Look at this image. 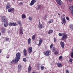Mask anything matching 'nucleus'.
Instances as JSON below:
<instances>
[{"label":"nucleus","instance_id":"nucleus-1","mask_svg":"<svg viewBox=\"0 0 73 73\" xmlns=\"http://www.w3.org/2000/svg\"><path fill=\"white\" fill-rule=\"evenodd\" d=\"M59 36H62L61 38L62 40H64L65 39H66L68 38V35L66 34L65 32L63 33H59L58 34Z\"/></svg>","mask_w":73,"mask_h":73},{"label":"nucleus","instance_id":"nucleus-2","mask_svg":"<svg viewBox=\"0 0 73 73\" xmlns=\"http://www.w3.org/2000/svg\"><path fill=\"white\" fill-rule=\"evenodd\" d=\"M15 59L17 60V61H19V60L20 59L21 57V54L20 52H18L16 55Z\"/></svg>","mask_w":73,"mask_h":73},{"label":"nucleus","instance_id":"nucleus-3","mask_svg":"<svg viewBox=\"0 0 73 73\" xmlns=\"http://www.w3.org/2000/svg\"><path fill=\"white\" fill-rule=\"evenodd\" d=\"M1 18L2 22H5V21H8V19L7 18L6 16H2L1 17Z\"/></svg>","mask_w":73,"mask_h":73},{"label":"nucleus","instance_id":"nucleus-4","mask_svg":"<svg viewBox=\"0 0 73 73\" xmlns=\"http://www.w3.org/2000/svg\"><path fill=\"white\" fill-rule=\"evenodd\" d=\"M8 25L10 27H11V26H16L17 25V24L16 23L11 22L9 23Z\"/></svg>","mask_w":73,"mask_h":73},{"label":"nucleus","instance_id":"nucleus-5","mask_svg":"<svg viewBox=\"0 0 73 73\" xmlns=\"http://www.w3.org/2000/svg\"><path fill=\"white\" fill-rule=\"evenodd\" d=\"M50 53V51H47L46 52H44V55H45L46 56H48L50 55L49 53Z\"/></svg>","mask_w":73,"mask_h":73},{"label":"nucleus","instance_id":"nucleus-6","mask_svg":"<svg viewBox=\"0 0 73 73\" xmlns=\"http://www.w3.org/2000/svg\"><path fill=\"white\" fill-rule=\"evenodd\" d=\"M36 2V1L35 0H32L31 3H30V5L31 6H32L34 5V3Z\"/></svg>","mask_w":73,"mask_h":73},{"label":"nucleus","instance_id":"nucleus-7","mask_svg":"<svg viewBox=\"0 0 73 73\" xmlns=\"http://www.w3.org/2000/svg\"><path fill=\"white\" fill-rule=\"evenodd\" d=\"M56 1L57 3L60 5H61V4H62V1L61 0H56Z\"/></svg>","mask_w":73,"mask_h":73},{"label":"nucleus","instance_id":"nucleus-8","mask_svg":"<svg viewBox=\"0 0 73 73\" xmlns=\"http://www.w3.org/2000/svg\"><path fill=\"white\" fill-rule=\"evenodd\" d=\"M69 9L71 11V13L73 15V6H70L69 7Z\"/></svg>","mask_w":73,"mask_h":73},{"label":"nucleus","instance_id":"nucleus-9","mask_svg":"<svg viewBox=\"0 0 73 73\" xmlns=\"http://www.w3.org/2000/svg\"><path fill=\"white\" fill-rule=\"evenodd\" d=\"M23 52L24 56H27V50L25 49V48H24Z\"/></svg>","mask_w":73,"mask_h":73},{"label":"nucleus","instance_id":"nucleus-10","mask_svg":"<svg viewBox=\"0 0 73 73\" xmlns=\"http://www.w3.org/2000/svg\"><path fill=\"white\" fill-rule=\"evenodd\" d=\"M14 8H11L10 9H8V11L9 12H13V11H14Z\"/></svg>","mask_w":73,"mask_h":73},{"label":"nucleus","instance_id":"nucleus-11","mask_svg":"<svg viewBox=\"0 0 73 73\" xmlns=\"http://www.w3.org/2000/svg\"><path fill=\"white\" fill-rule=\"evenodd\" d=\"M32 52V48L31 47H30L29 48L28 52L29 53H31Z\"/></svg>","mask_w":73,"mask_h":73},{"label":"nucleus","instance_id":"nucleus-12","mask_svg":"<svg viewBox=\"0 0 73 73\" xmlns=\"http://www.w3.org/2000/svg\"><path fill=\"white\" fill-rule=\"evenodd\" d=\"M60 45L61 47H62V48H64V46H65V43L64 42L61 41L60 42Z\"/></svg>","mask_w":73,"mask_h":73},{"label":"nucleus","instance_id":"nucleus-13","mask_svg":"<svg viewBox=\"0 0 73 73\" xmlns=\"http://www.w3.org/2000/svg\"><path fill=\"white\" fill-rule=\"evenodd\" d=\"M4 24L3 25L5 27H7V26H8V21H7L5 22H4Z\"/></svg>","mask_w":73,"mask_h":73},{"label":"nucleus","instance_id":"nucleus-14","mask_svg":"<svg viewBox=\"0 0 73 73\" xmlns=\"http://www.w3.org/2000/svg\"><path fill=\"white\" fill-rule=\"evenodd\" d=\"M38 27L39 28H42L43 27V26L40 23V20H39V24L38 25Z\"/></svg>","mask_w":73,"mask_h":73},{"label":"nucleus","instance_id":"nucleus-15","mask_svg":"<svg viewBox=\"0 0 73 73\" xmlns=\"http://www.w3.org/2000/svg\"><path fill=\"white\" fill-rule=\"evenodd\" d=\"M17 62H18V61H17V60L16 59H15V60H13L11 61V64H13L15 63H16Z\"/></svg>","mask_w":73,"mask_h":73},{"label":"nucleus","instance_id":"nucleus-16","mask_svg":"<svg viewBox=\"0 0 73 73\" xmlns=\"http://www.w3.org/2000/svg\"><path fill=\"white\" fill-rule=\"evenodd\" d=\"M32 70V67L31 66H29L28 68V73H30Z\"/></svg>","mask_w":73,"mask_h":73},{"label":"nucleus","instance_id":"nucleus-17","mask_svg":"<svg viewBox=\"0 0 73 73\" xmlns=\"http://www.w3.org/2000/svg\"><path fill=\"white\" fill-rule=\"evenodd\" d=\"M11 7V5L9 4V3H8L6 6V9H9Z\"/></svg>","mask_w":73,"mask_h":73},{"label":"nucleus","instance_id":"nucleus-18","mask_svg":"<svg viewBox=\"0 0 73 73\" xmlns=\"http://www.w3.org/2000/svg\"><path fill=\"white\" fill-rule=\"evenodd\" d=\"M42 42V40L41 39H40L39 40V42L38 44V46H40Z\"/></svg>","mask_w":73,"mask_h":73},{"label":"nucleus","instance_id":"nucleus-19","mask_svg":"<svg viewBox=\"0 0 73 73\" xmlns=\"http://www.w3.org/2000/svg\"><path fill=\"white\" fill-rule=\"evenodd\" d=\"M1 29H2V31L1 32L3 34L4 33H5V30L3 28V27L1 28Z\"/></svg>","mask_w":73,"mask_h":73},{"label":"nucleus","instance_id":"nucleus-20","mask_svg":"<svg viewBox=\"0 0 73 73\" xmlns=\"http://www.w3.org/2000/svg\"><path fill=\"white\" fill-rule=\"evenodd\" d=\"M57 65L59 68L62 66V64H60V63L58 62L57 63Z\"/></svg>","mask_w":73,"mask_h":73},{"label":"nucleus","instance_id":"nucleus-21","mask_svg":"<svg viewBox=\"0 0 73 73\" xmlns=\"http://www.w3.org/2000/svg\"><path fill=\"white\" fill-rule=\"evenodd\" d=\"M21 68H22V66H21V64L19 65L18 66V69H20V70H21Z\"/></svg>","mask_w":73,"mask_h":73},{"label":"nucleus","instance_id":"nucleus-22","mask_svg":"<svg viewBox=\"0 0 73 73\" xmlns=\"http://www.w3.org/2000/svg\"><path fill=\"white\" fill-rule=\"evenodd\" d=\"M22 19H25L26 18V15L25 14H22Z\"/></svg>","mask_w":73,"mask_h":73},{"label":"nucleus","instance_id":"nucleus-23","mask_svg":"<svg viewBox=\"0 0 73 73\" xmlns=\"http://www.w3.org/2000/svg\"><path fill=\"white\" fill-rule=\"evenodd\" d=\"M31 41V39L29 38L28 39V44H30Z\"/></svg>","mask_w":73,"mask_h":73},{"label":"nucleus","instance_id":"nucleus-24","mask_svg":"<svg viewBox=\"0 0 73 73\" xmlns=\"http://www.w3.org/2000/svg\"><path fill=\"white\" fill-rule=\"evenodd\" d=\"M20 33L21 35H23V28H22L20 30Z\"/></svg>","mask_w":73,"mask_h":73},{"label":"nucleus","instance_id":"nucleus-25","mask_svg":"<svg viewBox=\"0 0 73 73\" xmlns=\"http://www.w3.org/2000/svg\"><path fill=\"white\" fill-rule=\"evenodd\" d=\"M62 20V23H64V25H65V23H66V20L65 19H64Z\"/></svg>","mask_w":73,"mask_h":73},{"label":"nucleus","instance_id":"nucleus-26","mask_svg":"<svg viewBox=\"0 0 73 73\" xmlns=\"http://www.w3.org/2000/svg\"><path fill=\"white\" fill-rule=\"evenodd\" d=\"M53 31L52 30H50L48 33V34H50V33H53Z\"/></svg>","mask_w":73,"mask_h":73},{"label":"nucleus","instance_id":"nucleus-27","mask_svg":"<svg viewBox=\"0 0 73 73\" xmlns=\"http://www.w3.org/2000/svg\"><path fill=\"white\" fill-rule=\"evenodd\" d=\"M17 23L20 26H21V21H18L17 22Z\"/></svg>","mask_w":73,"mask_h":73},{"label":"nucleus","instance_id":"nucleus-28","mask_svg":"<svg viewBox=\"0 0 73 73\" xmlns=\"http://www.w3.org/2000/svg\"><path fill=\"white\" fill-rule=\"evenodd\" d=\"M35 37H36V35H34L32 37V38L33 39V41H34L35 40Z\"/></svg>","mask_w":73,"mask_h":73},{"label":"nucleus","instance_id":"nucleus-29","mask_svg":"<svg viewBox=\"0 0 73 73\" xmlns=\"http://www.w3.org/2000/svg\"><path fill=\"white\" fill-rule=\"evenodd\" d=\"M58 54V52L57 51H56L54 52V54L56 55Z\"/></svg>","mask_w":73,"mask_h":73},{"label":"nucleus","instance_id":"nucleus-30","mask_svg":"<svg viewBox=\"0 0 73 73\" xmlns=\"http://www.w3.org/2000/svg\"><path fill=\"white\" fill-rule=\"evenodd\" d=\"M5 40L6 41H9V38H7V37H5Z\"/></svg>","mask_w":73,"mask_h":73},{"label":"nucleus","instance_id":"nucleus-31","mask_svg":"<svg viewBox=\"0 0 73 73\" xmlns=\"http://www.w3.org/2000/svg\"><path fill=\"white\" fill-rule=\"evenodd\" d=\"M70 28L72 30L73 29V25H70L69 26Z\"/></svg>","mask_w":73,"mask_h":73},{"label":"nucleus","instance_id":"nucleus-32","mask_svg":"<svg viewBox=\"0 0 73 73\" xmlns=\"http://www.w3.org/2000/svg\"><path fill=\"white\" fill-rule=\"evenodd\" d=\"M23 61H24V62H26V61H27V60H26V58H23Z\"/></svg>","mask_w":73,"mask_h":73},{"label":"nucleus","instance_id":"nucleus-33","mask_svg":"<svg viewBox=\"0 0 73 73\" xmlns=\"http://www.w3.org/2000/svg\"><path fill=\"white\" fill-rule=\"evenodd\" d=\"M61 17L62 20H64V19H65V17H64V15H62Z\"/></svg>","mask_w":73,"mask_h":73},{"label":"nucleus","instance_id":"nucleus-34","mask_svg":"<svg viewBox=\"0 0 73 73\" xmlns=\"http://www.w3.org/2000/svg\"><path fill=\"white\" fill-rule=\"evenodd\" d=\"M29 19L30 21H32V20H33L32 18L31 17H29Z\"/></svg>","mask_w":73,"mask_h":73},{"label":"nucleus","instance_id":"nucleus-35","mask_svg":"<svg viewBox=\"0 0 73 73\" xmlns=\"http://www.w3.org/2000/svg\"><path fill=\"white\" fill-rule=\"evenodd\" d=\"M40 68L41 70H44V66H41Z\"/></svg>","mask_w":73,"mask_h":73},{"label":"nucleus","instance_id":"nucleus-36","mask_svg":"<svg viewBox=\"0 0 73 73\" xmlns=\"http://www.w3.org/2000/svg\"><path fill=\"white\" fill-rule=\"evenodd\" d=\"M70 56L72 58H73V52H71V54L70 55Z\"/></svg>","mask_w":73,"mask_h":73},{"label":"nucleus","instance_id":"nucleus-37","mask_svg":"<svg viewBox=\"0 0 73 73\" xmlns=\"http://www.w3.org/2000/svg\"><path fill=\"white\" fill-rule=\"evenodd\" d=\"M41 6L40 5H39L38 6H37V8L38 9H40V8H41Z\"/></svg>","mask_w":73,"mask_h":73},{"label":"nucleus","instance_id":"nucleus-38","mask_svg":"<svg viewBox=\"0 0 73 73\" xmlns=\"http://www.w3.org/2000/svg\"><path fill=\"white\" fill-rule=\"evenodd\" d=\"M54 42H56L57 41V39L56 38H54Z\"/></svg>","mask_w":73,"mask_h":73},{"label":"nucleus","instance_id":"nucleus-39","mask_svg":"<svg viewBox=\"0 0 73 73\" xmlns=\"http://www.w3.org/2000/svg\"><path fill=\"white\" fill-rule=\"evenodd\" d=\"M62 56H60L59 57V60H61V59H62Z\"/></svg>","mask_w":73,"mask_h":73},{"label":"nucleus","instance_id":"nucleus-40","mask_svg":"<svg viewBox=\"0 0 73 73\" xmlns=\"http://www.w3.org/2000/svg\"><path fill=\"white\" fill-rule=\"evenodd\" d=\"M73 61V60L72 58H70L69 59V62H72Z\"/></svg>","mask_w":73,"mask_h":73},{"label":"nucleus","instance_id":"nucleus-41","mask_svg":"<svg viewBox=\"0 0 73 73\" xmlns=\"http://www.w3.org/2000/svg\"><path fill=\"white\" fill-rule=\"evenodd\" d=\"M53 22V20L52 19V21H48V23H52V22Z\"/></svg>","mask_w":73,"mask_h":73},{"label":"nucleus","instance_id":"nucleus-42","mask_svg":"<svg viewBox=\"0 0 73 73\" xmlns=\"http://www.w3.org/2000/svg\"><path fill=\"white\" fill-rule=\"evenodd\" d=\"M66 19L67 20H69V18L68 17H66Z\"/></svg>","mask_w":73,"mask_h":73},{"label":"nucleus","instance_id":"nucleus-43","mask_svg":"<svg viewBox=\"0 0 73 73\" xmlns=\"http://www.w3.org/2000/svg\"><path fill=\"white\" fill-rule=\"evenodd\" d=\"M52 47H53V44H51L50 45V48H52Z\"/></svg>","mask_w":73,"mask_h":73},{"label":"nucleus","instance_id":"nucleus-44","mask_svg":"<svg viewBox=\"0 0 73 73\" xmlns=\"http://www.w3.org/2000/svg\"><path fill=\"white\" fill-rule=\"evenodd\" d=\"M66 73H69V71H68V70H66Z\"/></svg>","mask_w":73,"mask_h":73},{"label":"nucleus","instance_id":"nucleus-45","mask_svg":"<svg viewBox=\"0 0 73 73\" xmlns=\"http://www.w3.org/2000/svg\"><path fill=\"white\" fill-rule=\"evenodd\" d=\"M19 4L20 5H23V3L22 2H21L19 3Z\"/></svg>","mask_w":73,"mask_h":73},{"label":"nucleus","instance_id":"nucleus-46","mask_svg":"<svg viewBox=\"0 0 73 73\" xmlns=\"http://www.w3.org/2000/svg\"><path fill=\"white\" fill-rule=\"evenodd\" d=\"M20 70H20V69H18V73L20 72Z\"/></svg>","mask_w":73,"mask_h":73},{"label":"nucleus","instance_id":"nucleus-47","mask_svg":"<svg viewBox=\"0 0 73 73\" xmlns=\"http://www.w3.org/2000/svg\"><path fill=\"white\" fill-rule=\"evenodd\" d=\"M47 15H45V17H44V19H46V17H47Z\"/></svg>","mask_w":73,"mask_h":73},{"label":"nucleus","instance_id":"nucleus-48","mask_svg":"<svg viewBox=\"0 0 73 73\" xmlns=\"http://www.w3.org/2000/svg\"><path fill=\"white\" fill-rule=\"evenodd\" d=\"M55 50V48H54L52 50V52H54Z\"/></svg>","mask_w":73,"mask_h":73},{"label":"nucleus","instance_id":"nucleus-49","mask_svg":"<svg viewBox=\"0 0 73 73\" xmlns=\"http://www.w3.org/2000/svg\"><path fill=\"white\" fill-rule=\"evenodd\" d=\"M6 57H7V58H9V56L7 55L6 56Z\"/></svg>","mask_w":73,"mask_h":73},{"label":"nucleus","instance_id":"nucleus-50","mask_svg":"<svg viewBox=\"0 0 73 73\" xmlns=\"http://www.w3.org/2000/svg\"><path fill=\"white\" fill-rule=\"evenodd\" d=\"M1 52H2V51L1 50V49H0V53H1Z\"/></svg>","mask_w":73,"mask_h":73},{"label":"nucleus","instance_id":"nucleus-51","mask_svg":"<svg viewBox=\"0 0 73 73\" xmlns=\"http://www.w3.org/2000/svg\"><path fill=\"white\" fill-rule=\"evenodd\" d=\"M69 1L70 2H72V0H69Z\"/></svg>","mask_w":73,"mask_h":73},{"label":"nucleus","instance_id":"nucleus-52","mask_svg":"<svg viewBox=\"0 0 73 73\" xmlns=\"http://www.w3.org/2000/svg\"><path fill=\"white\" fill-rule=\"evenodd\" d=\"M12 1H16V0H12Z\"/></svg>","mask_w":73,"mask_h":73},{"label":"nucleus","instance_id":"nucleus-53","mask_svg":"<svg viewBox=\"0 0 73 73\" xmlns=\"http://www.w3.org/2000/svg\"><path fill=\"white\" fill-rule=\"evenodd\" d=\"M58 15H59V16L60 15V13H58Z\"/></svg>","mask_w":73,"mask_h":73},{"label":"nucleus","instance_id":"nucleus-54","mask_svg":"<svg viewBox=\"0 0 73 73\" xmlns=\"http://www.w3.org/2000/svg\"><path fill=\"white\" fill-rule=\"evenodd\" d=\"M0 36H1V33H0Z\"/></svg>","mask_w":73,"mask_h":73},{"label":"nucleus","instance_id":"nucleus-55","mask_svg":"<svg viewBox=\"0 0 73 73\" xmlns=\"http://www.w3.org/2000/svg\"><path fill=\"white\" fill-rule=\"evenodd\" d=\"M32 73H36V72H33Z\"/></svg>","mask_w":73,"mask_h":73},{"label":"nucleus","instance_id":"nucleus-56","mask_svg":"<svg viewBox=\"0 0 73 73\" xmlns=\"http://www.w3.org/2000/svg\"><path fill=\"white\" fill-rule=\"evenodd\" d=\"M62 25H64V24L63 23H62Z\"/></svg>","mask_w":73,"mask_h":73},{"label":"nucleus","instance_id":"nucleus-57","mask_svg":"<svg viewBox=\"0 0 73 73\" xmlns=\"http://www.w3.org/2000/svg\"><path fill=\"white\" fill-rule=\"evenodd\" d=\"M72 51H73V48L72 49Z\"/></svg>","mask_w":73,"mask_h":73},{"label":"nucleus","instance_id":"nucleus-58","mask_svg":"<svg viewBox=\"0 0 73 73\" xmlns=\"http://www.w3.org/2000/svg\"><path fill=\"white\" fill-rule=\"evenodd\" d=\"M3 37V38H4V37Z\"/></svg>","mask_w":73,"mask_h":73}]
</instances>
